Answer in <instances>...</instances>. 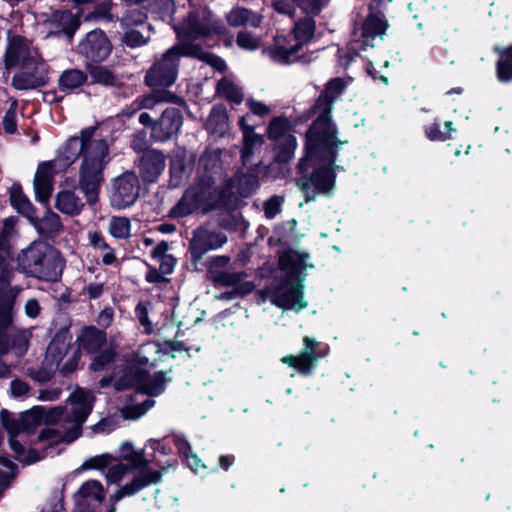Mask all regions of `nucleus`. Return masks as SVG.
<instances>
[{
    "label": "nucleus",
    "mask_w": 512,
    "mask_h": 512,
    "mask_svg": "<svg viewBox=\"0 0 512 512\" xmlns=\"http://www.w3.org/2000/svg\"><path fill=\"white\" fill-rule=\"evenodd\" d=\"M318 347L319 342L314 338L304 337L300 354L284 356L281 358V362L307 376L313 371L318 359L325 355L318 352Z\"/></svg>",
    "instance_id": "obj_19"
},
{
    "label": "nucleus",
    "mask_w": 512,
    "mask_h": 512,
    "mask_svg": "<svg viewBox=\"0 0 512 512\" xmlns=\"http://www.w3.org/2000/svg\"><path fill=\"white\" fill-rule=\"evenodd\" d=\"M251 115L245 114L239 118V127L242 135L255 132L256 125L251 123Z\"/></svg>",
    "instance_id": "obj_60"
},
{
    "label": "nucleus",
    "mask_w": 512,
    "mask_h": 512,
    "mask_svg": "<svg viewBox=\"0 0 512 512\" xmlns=\"http://www.w3.org/2000/svg\"><path fill=\"white\" fill-rule=\"evenodd\" d=\"M111 44L101 30H93L86 35V38L78 45V52L87 60L102 62L111 53Z\"/></svg>",
    "instance_id": "obj_20"
},
{
    "label": "nucleus",
    "mask_w": 512,
    "mask_h": 512,
    "mask_svg": "<svg viewBox=\"0 0 512 512\" xmlns=\"http://www.w3.org/2000/svg\"><path fill=\"white\" fill-rule=\"evenodd\" d=\"M87 80V75L78 69H69L64 71L59 77V89L63 92H71L80 87Z\"/></svg>",
    "instance_id": "obj_36"
},
{
    "label": "nucleus",
    "mask_w": 512,
    "mask_h": 512,
    "mask_svg": "<svg viewBox=\"0 0 512 512\" xmlns=\"http://www.w3.org/2000/svg\"><path fill=\"white\" fill-rule=\"evenodd\" d=\"M10 324H11V322L7 326H4V327L0 326V339H2V341L4 343H6V345L8 347L7 351H5L4 354H6L10 350V345L7 340V336L3 331ZM31 336H32L31 329H22V330H18L15 333V335L13 337L11 348L14 350V353L17 356H22L26 353V351L28 349V343H29ZM2 355H3V353L0 354V356H2Z\"/></svg>",
    "instance_id": "obj_35"
},
{
    "label": "nucleus",
    "mask_w": 512,
    "mask_h": 512,
    "mask_svg": "<svg viewBox=\"0 0 512 512\" xmlns=\"http://www.w3.org/2000/svg\"><path fill=\"white\" fill-rule=\"evenodd\" d=\"M497 78L501 82L512 81V45L506 48L497 62Z\"/></svg>",
    "instance_id": "obj_39"
},
{
    "label": "nucleus",
    "mask_w": 512,
    "mask_h": 512,
    "mask_svg": "<svg viewBox=\"0 0 512 512\" xmlns=\"http://www.w3.org/2000/svg\"><path fill=\"white\" fill-rule=\"evenodd\" d=\"M115 351L113 349H107L99 353L90 364V369L99 372L107 368V366L114 360Z\"/></svg>",
    "instance_id": "obj_47"
},
{
    "label": "nucleus",
    "mask_w": 512,
    "mask_h": 512,
    "mask_svg": "<svg viewBox=\"0 0 512 512\" xmlns=\"http://www.w3.org/2000/svg\"><path fill=\"white\" fill-rule=\"evenodd\" d=\"M187 467H189L192 471L198 473L201 469H206L205 464L201 461V459L195 454L190 453L183 458Z\"/></svg>",
    "instance_id": "obj_56"
},
{
    "label": "nucleus",
    "mask_w": 512,
    "mask_h": 512,
    "mask_svg": "<svg viewBox=\"0 0 512 512\" xmlns=\"http://www.w3.org/2000/svg\"><path fill=\"white\" fill-rule=\"evenodd\" d=\"M40 226L48 233H58L62 229L59 215L50 210H48L41 219Z\"/></svg>",
    "instance_id": "obj_45"
},
{
    "label": "nucleus",
    "mask_w": 512,
    "mask_h": 512,
    "mask_svg": "<svg viewBox=\"0 0 512 512\" xmlns=\"http://www.w3.org/2000/svg\"><path fill=\"white\" fill-rule=\"evenodd\" d=\"M300 9L306 14L316 15L326 5V0H297Z\"/></svg>",
    "instance_id": "obj_52"
},
{
    "label": "nucleus",
    "mask_w": 512,
    "mask_h": 512,
    "mask_svg": "<svg viewBox=\"0 0 512 512\" xmlns=\"http://www.w3.org/2000/svg\"><path fill=\"white\" fill-rule=\"evenodd\" d=\"M146 15L139 9L129 10L121 20L122 26L129 30L133 27L136 29L147 27L145 25Z\"/></svg>",
    "instance_id": "obj_43"
},
{
    "label": "nucleus",
    "mask_w": 512,
    "mask_h": 512,
    "mask_svg": "<svg viewBox=\"0 0 512 512\" xmlns=\"http://www.w3.org/2000/svg\"><path fill=\"white\" fill-rule=\"evenodd\" d=\"M177 33L179 43L183 48L197 46L190 43L192 40L204 38L217 32V25L212 14L206 7H199L189 12L188 17L182 23L173 25Z\"/></svg>",
    "instance_id": "obj_13"
},
{
    "label": "nucleus",
    "mask_w": 512,
    "mask_h": 512,
    "mask_svg": "<svg viewBox=\"0 0 512 512\" xmlns=\"http://www.w3.org/2000/svg\"><path fill=\"white\" fill-rule=\"evenodd\" d=\"M118 462L111 465L116 459L109 453L99 454L84 461L83 469L101 470L108 467L105 479L110 484L119 485V488L110 496V502L115 505L125 497H131L143 489L157 485L162 481L168 467H174L176 461H169L167 465L156 462V467L150 466V460L144 455V450H138L131 441H124L119 446Z\"/></svg>",
    "instance_id": "obj_3"
},
{
    "label": "nucleus",
    "mask_w": 512,
    "mask_h": 512,
    "mask_svg": "<svg viewBox=\"0 0 512 512\" xmlns=\"http://www.w3.org/2000/svg\"><path fill=\"white\" fill-rule=\"evenodd\" d=\"M139 195L138 177L132 172H126L116 178L112 185L110 202L117 209L132 205Z\"/></svg>",
    "instance_id": "obj_17"
},
{
    "label": "nucleus",
    "mask_w": 512,
    "mask_h": 512,
    "mask_svg": "<svg viewBox=\"0 0 512 512\" xmlns=\"http://www.w3.org/2000/svg\"><path fill=\"white\" fill-rule=\"evenodd\" d=\"M89 76L93 83L104 86H114L118 79L115 74L105 66H92L89 69Z\"/></svg>",
    "instance_id": "obj_40"
},
{
    "label": "nucleus",
    "mask_w": 512,
    "mask_h": 512,
    "mask_svg": "<svg viewBox=\"0 0 512 512\" xmlns=\"http://www.w3.org/2000/svg\"><path fill=\"white\" fill-rule=\"evenodd\" d=\"M389 28L386 16L371 3L365 17L355 20L349 51L358 55L366 48H373L377 40H383Z\"/></svg>",
    "instance_id": "obj_12"
},
{
    "label": "nucleus",
    "mask_w": 512,
    "mask_h": 512,
    "mask_svg": "<svg viewBox=\"0 0 512 512\" xmlns=\"http://www.w3.org/2000/svg\"><path fill=\"white\" fill-rule=\"evenodd\" d=\"M309 255L304 252L289 250L279 257V266L286 279L280 283L271 284L259 291V303L269 300L274 306L283 310L300 312L308 306L303 295V284L307 268L312 265Z\"/></svg>",
    "instance_id": "obj_5"
},
{
    "label": "nucleus",
    "mask_w": 512,
    "mask_h": 512,
    "mask_svg": "<svg viewBox=\"0 0 512 512\" xmlns=\"http://www.w3.org/2000/svg\"><path fill=\"white\" fill-rule=\"evenodd\" d=\"M282 200L280 197L274 196L268 199L264 204V211L267 218H274L280 211Z\"/></svg>",
    "instance_id": "obj_53"
},
{
    "label": "nucleus",
    "mask_w": 512,
    "mask_h": 512,
    "mask_svg": "<svg viewBox=\"0 0 512 512\" xmlns=\"http://www.w3.org/2000/svg\"><path fill=\"white\" fill-rule=\"evenodd\" d=\"M237 44L246 50H255L260 45V38L248 31H241L237 35Z\"/></svg>",
    "instance_id": "obj_49"
},
{
    "label": "nucleus",
    "mask_w": 512,
    "mask_h": 512,
    "mask_svg": "<svg viewBox=\"0 0 512 512\" xmlns=\"http://www.w3.org/2000/svg\"><path fill=\"white\" fill-rule=\"evenodd\" d=\"M157 261L160 262V270L163 274H170L175 266V258L171 255L164 256Z\"/></svg>",
    "instance_id": "obj_62"
},
{
    "label": "nucleus",
    "mask_w": 512,
    "mask_h": 512,
    "mask_svg": "<svg viewBox=\"0 0 512 512\" xmlns=\"http://www.w3.org/2000/svg\"><path fill=\"white\" fill-rule=\"evenodd\" d=\"M71 337L66 332H60L49 343L44 364L49 371L59 369L63 374L75 371L80 360L79 350L69 353Z\"/></svg>",
    "instance_id": "obj_14"
},
{
    "label": "nucleus",
    "mask_w": 512,
    "mask_h": 512,
    "mask_svg": "<svg viewBox=\"0 0 512 512\" xmlns=\"http://www.w3.org/2000/svg\"><path fill=\"white\" fill-rule=\"evenodd\" d=\"M246 106L253 115L259 117H266L272 113V108L269 105L252 97L247 98Z\"/></svg>",
    "instance_id": "obj_51"
},
{
    "label": "nucleus",
    "mask_w": 512,
    "mask_h": 512,
    "mask_svg": "<svg viewBox=\"0 0 512 512\" xmlns=\"http://www.w3.org/2000/svg\"><path fill=\"white\" fill-rule=\"evenodd\" d=\"M94 399L92 392L76 389L68 399L70 411L65 416V422L69 426H65L64 430L48 427L40 433L39 439L49 440L51 443H71L76 440L81 434L82 424L92 411Z\"/></svg>",
    "instance_id": "obj_8"
},
{
    "label": "nucleus",
    "mask_w": 512,
    "mask_h": 512,
    "mask_svg": "<svg viewBox=\"0 0 512 512\" xmlns=\"http://www.w3.org/2000/svg\"><path fill=\"white\" fill-rule=\"evenodd\" d=\"M16 475V466L6 458L0 457V486H6Z\"/></svg>",
    "instance_id": "obj_48"
},
{
    "label": "nucleus",
    "mask_w": 512,
    "mask_h": 512,
    "mask_svg": "<svg viewBox=\"0 0 512 512\" xmlns=\"http://www.w3.org/2000/svg\"><path fill=\"white\" fill-rule=\"evenodd\" d=\"M173 443L176 446L179 455L182 457H186V455L192 453L191 447L187 439L182 435H174Z\"/></svg>",
    "instance_id": "obj_55"
},
{
    "label": "nucleus",
    "mask_w": 512,
    "mask_h": 512,
    "mask_svg": "<svg viewBox=\"0 0 512 512\" xmlns=\"http://www.w3.org/2000/svg\"><path fill=\"white\" fill-rule=\"evenodd\" d=\"M88 238L90 244L97 250L102 251L104 249H107V247L109 246L105 241L104 237L98 232L89 233Z\"/></svg>",
    "instance_id": "obj_59"
},
{
    "label": "nucleus",
    "mask_w": 512,
    "mask_h": 512,
    "mask_svg": "<svg viewBox=\"0 0 512 512\" xmlns=\"http://www.w3.org/2000/svg\"><path fill=\"white\" fill-rule=\"evenodd\" d=\"M48 74V65L41 61L16 73L12 78V86L17 90L38 89L47 84Z\"/></svg>",
    "instance_id": "obj_21"
},
{
    "label": "nucleus",
    "mask_w": 512,
    "mask_h": 512,
    "mask_svg": "<svg viewBox=\"0 0 512 512\" xmlns=\"http://www.w3.org/2000/svg\"><path fill=\"white\" fill-rule=\"evenodd\" d=\"M20 269L32 277L56 281L62 273L63 262L59 253L44 242H33L17 258Z\"/></svg>",
    "instance_id": "obj_9"
},
{
    "label": "nucleus",
    "mask_w": 512,
    "mask_h": 512,
    "mask_svg": "<svg viewBox=\"0 0 512 512\" xmlns=\"http://www.w3.org/2000/svg\"><path fill=\"white\" fill-rule=\"evenodd\" d=\"M55 207L63 214L77 216L82 212L84 203L75 192L62 190L56 195Z\"/></svg>",
    "instance_id": "obj_29"
},
{
    "label": "nucleus",
    "mask_w": 512,
    "mask_h": 512,
    "mask_svg": "<svg viewBox=\"0 0 512 512\" xmlns=\"http://www.w3.org/2000/svg\"><path fill=\"white\" fill-rule=\"evenodd\" d=\"M165 168L164 155L156 150L146 151L140 160V171L145 181L153 182Z\"/></svg>",
    "instance_id": "obj_27"
},
{
    "label": "nucleus",
    "mask_w": 512,
    "mask_h": 512,
    "mask_svg": "<svg viewBox=\"0 0 512 512\" xmlns=\"http://www.w3.org/2000/svg\"><path fill=\"white\" fill-rule=\"evenodd\" d=\"M150 303L148 302H140L135 310L136 317L139 320L141 326L145 329L146 333H151L153 331L152 322L148 318Z\"/></svg>",
    "instance_id": "obj_50"
},
{
    "label": "nucleus",
    "mask_w": 512,
    "mask_h": 512,
    "mask_svg": "<svg viewBox=\"0 0 512 512\" xmlns=\"http://www.w3.org/2000/svg\"><path fill=\"white\" fill-rule=\"evenodd\" d=\"M182 56L198 58L219 71H223L226 68V64L221 58L203 50L199 46L187 47L185 49L176 44L168 49L162 58L150 68L145 77L146 84L153 89L171 86L177 79L178 64Z\"/></svg>",
    "instance_id": "obj_7"
},
{
    "label": "nucleus",
    "mask_w": 512,
    "mask_h": 512,
    "mask_svg": "<svg viewBox=\"0 0 512 512\" xmlns=\"http://www.w3.org/2000/svg\"><path fill=\"white\" fill-rule=\"evenodd\" d=\"M297 0H271L273 8L281 14L291 15Z\"/></svg>",
    "instance_id": "obj_54"
},
{
    "label": "nucleus",
    "mask_w": 512,
    "mask_h": 512,
    "mask_svg": "<svg viewBox=\"0 0 512 512\" xmlns=\"http://www.w3.org/2000/svg\"><path fill=\"white\" fill-rule=\"evenodd\" d=\"M11 204L20 213H22L29 220L33 221L35 218V209L23 194L20 187H13L10 194Z\"/></svg>",
    "instance_id": "obj_37"
},
{
    "label": "nucleus",
    "mask_w": 512,
    "mask_h": 512,
    "mask_svg": "<svg viewBox=\"0 0 512 512\" xmlns=\"http://www.w3.org/2000/svg\"><path fill=\"white\" fill-rule=\"evenodd\" d=\"M206 129L216 136H223L229 129V118L226 107L216 105L211 109L206 122Z\"/></svg>",
    "instance_id": "obj_32"
},
{
    "label": "nucleus",
    "mask_w": 512,
    "mask_h": 512,
    "mask_svg": "<svg viewBox=\"0 0 512 512\" xmlns=\"http://www.w3.org/2000/svg\"><path fill=\"white\" fill-rule=\"evenodd\" d=\"M345 87L343 79H332L314 106L318 117L306 133L305 154L298 163L300 175L296 180L307 202L316 200L318 196H330L335 188L336 153L343 142L336 137L330 112L333 102Z\"/></svg>",
    "instance_id": "obj_1"
},
{
    "label": "nucleus",
    "mask_w": 512,
    "mask_h": 512,
    "mask_svg": "<svg viewBox=\"0 0 512 512\" xmlns=\"http://www.w3.org/2000/svg\"><path fill=\"white\" fill-rule=\"evenodd\" d=\"M168 243L165 241L159 242L152 250L151 255L155 260L167 256Z\"/></svg>",
    "instance_id": "obj_64"
},
{
    "label": "nucleus",
    "mask_w": 512,
    "mask_h": 512,
    "mask_svg": "<svg viewBox=\"0 0 512 512\" xmlns=\"http://www.w3.org/2000/svg\"><path fill=\"white\" fill-rule=\"evenodd\" d=\"M264 145V136L256 132L242 135L241 160L244 166L251 165L254 156Z\"/></svg>",
    "instance_id": "obj_31"
},
{
    "label": "nucleus",
    "mask_w": 512,
    "mask_h": 512,
    "mask_svg": "<svg viewBox=\"0 0 512 512\" xmlns=\"http://www.w3.org/2000/svg\"><path fill=\"white\" fill-rule=\"evenodd\" d=\"M263 16L243 7H234L227 14V22L232 27L250 25L259 27L262 23Z\"/></svg>",
    "instance_id": "obj_33"
},
{
    "label": "nucleus",
    "mask_w": 512,
    "mask_h": 512,
    "mask_svg": "<svg viewBox=\"0 0 512 512\" xmlns=\"http://www.w3.org/2000/svg\"><path fill=\"white\" fill-rule=\"evenodd\" d=\"M235 201L236 198L233 194L222 193L221 196H218V191L213 188V180L208 177L207 180L196 183L187 189L178 203L170 210V215L173 218H181L199 209L208 211L218 207H230Z\"/></svg>",
    "instance_id": "obj_10"
},
{
    "label": "nucleus",
    "mask_w": 512,
    "mask_h": 512,
    "mask_svg": "<svg viewBox=\"0 0 512 512\" xmlns=\"http://www.w3.org/2000/svg\"><path fill=\"white\" fill-rule=\"evenodd\" d=\"M227 238L222 232L198 228L190 241V252L194 262L199 261L205 253L220 248Z\"/></svg>",
    "instance_id": "obj_22"
},
{
    "label": "nucleus",
    "mask_w": 512,
    "mask_h": 512,
    "mask_svg": "<svg viewBox=\"0 0 512 512\" xmlns=\"http://www.w3.org/2000/svg\"><path fill=\"white\" fill-rule=\"evenodd\" d=\"M145 449H152L153 451L159 452L163 455H168L170 452V448L167 447L162 441L153 438L146 441L142 450L145 451Z\"/></svg>",
    "instance_id": "obj_57"
},
{
    "label": "nucleus",
    "mask_w": 512,
    "mask_h": 512,
    "mask_svg": "<svg viewBox=\"0 0 512 512\" xmlns=\"http://www.w3.org/2000/svg\"><path fill=\"white\" fill-rule=\"evenodd\" d=\"M80 155H82V162L79 171V187L87 202L92 205L98 200L103 182V169L108 162V144L96 135L95 128L83 129L80 137L69 138L52 161L58 170L64 171Z\"/></svg>",
    "instance_id": "obj_4"
},
{
    "label": "nucleus",
    "mask_w": 512,
    "mask_h": 512,
    "mask_svg": "<svg viewBox=\"0 0 512 512\" xmlns=\"http://www.w3.org/2000/svg\"><path fill=\"white\" fill-rule=\"evenodd\" d=\"M11 271L8 262L0 256V326H7L12 322V309L15 293L9 289ZM6 343L0 339V354L7 351Z\"/></svg>",
    "instance_id": "obj_18"
},
{
    "label": "nucleus",
    "mask_w": 512,
    "mask_h": 512,
    "mask_svg": "<svg viewBox=\"0 0 512 512\" xmlns=\"http://www.w3.org/2000/svg\"><path fill=\"white\" fill-rule=\"evenodd\" d=\"M61 171L53 161H45L38 165L34 176V190L39 202H48L53 191L54 176Z\"/></svg>",
    "instance_id": "obj_23"
},
{
    "label": "nucleus",
    "mask_w": 512,
    "mask_h": 512,
    "mask_svg": "<svg viewBox=\"0 0 512 512\" xmlns=\"http://www.w3.org/2000/svg\"><path fill=\"white\" fill-rule=\"evenodd\" d=\"M84 291L90 298L96 299L100 297L103 292V283L99 281L89 283L85 286Z\"/></svg>",
    "instance_id": "obj_61"
},
{
    "label": "nucleus",
    "mask_w": 512,
    "mask_h": 512,
    "mask_svg": "<svg viewBox=\"0 0 512 512\" xmlns=\"http://www.w3.org/2000/svg\"><path fill=\"white\" fill-rule=\"evenodd\" d=\"M183 123L182 114L177 108L166 109L158 122L152 127L153 136L160 141L167 140L178 133Z\"/></svg>",
    "instance_id": "obj_25"
},
{
    "label": "nucleus",
    "mask_w": 512,
    "mask_h": 512,
    "mask_svg": "<svg viewBox=\"0 0 512 512\" xmlns=\"http://www.w3.org/2000/svg\"><path fill=\"white\" fill-rule=\"evenodd\" d=\"M216 94L235 105L241 104L244 99L243 88L232 77L228 76L218 81Z\"/></svg>",
    "instance_id": "obj_30"
},
{
    "label": "nucleus",
    "mask_w": 512,
    "mask_h": 512,
    "mask_svg": "<svg viewBox=\"0 0 512 512\" xmlns=\"http://www.w3.org/2000/svg\"><path fill=\"white\" fill-rule=\"evenodd\" d=\"M43 61L39 51L32 43L19 36L9 34L8 44L4 55V64L6 69L21 67L28 69L32 64Z\"/></svg>",
    "instance_id": "obj_15"
},
{
    "label": "nucleus",
    "mask_w": 512,
    "mask_h": 512,
    "mask_svg": "<svg viewBox=\"0 0 512 512\" xmlns=\"http://www.w3.org/2000/svg\"><path fill=\"white\" fill-rule=\"evenodd\" d=\"M64 417V409L62 407H53L46 409L43 406H34L30 410L22 413L18 418H9L6 412L2 414V422L4 428L9 433V444L14 451L18 461L24 464H32L42 458L36 450L26 449L23 442L32 429L41 424H56Z\"/></svg>",
    "instance_id": "obj_6"
},
{
    "label": "nucleus",
    "mask_w": 512,
    "mask_h": 512,
    "mask_svg": "<svg viewBox=\"0 0 512 512\" xmlns=\"http://www.w3.org/2000/svg\"><path fill=\"white\" fill-rule=\"evenodd\" d=\"M444 126L446 131H441L440 124L435 121L425 128V135L431 141H445L450 139V133L455 131L453 123L451 121H446Z\"/></svg>",
    "instance_id": "obj_42"
},
{
    "label": "nucleus",
    "mask_w": 512,
    "mask_h": 512,
    "mask_svg": "<svg viewBox=\"0 0 512 512\" xmlns=\"http://www.w3.org/2000/svg\"><path fill=\"white\" fill-rule=\"evenodd\" d=\"M17 115H18V103L13 100L9 104L4 117H3V128L5 132L13 134L17 130Z\"/></svg>",
    "instance_id": "obj_44"
},
{
    "label": "nucleus",
    "mask_w": 512,
    "mask_h": 512,
    "mask_svg": "<svg viewBox=\"0 0 512 512\" xmlns=\"http://www.w3.org/2000/svg\"><path fill=\"white\" fill-rule=\"evenodd\" d=\"M291 122L286 117H274L267 128L268 138L275 141L279 162L290 161L297 148V140L291 133Z\"/></svg>",
    "instance_id": "obj_16"
},
{
    "label": "nucleus",
    "mask_w": 512,
    "mask_h": 512,
    "mask_svg": "<svg viewBox=\"0 0 512 512\" xmlns=\"http://www.w3.org/2000/svg\"><path fill=\"white\" fill-rule=\"evenodd\" d=\"M77 340L79 349H83L87 353H95L106 343V336L100 330L88 327L82 330Z\"/></svg>",
    "instance_id": "obj_34"
},
{
    "label": "nucleus",
    "mask_w": 512,
    "mask_h": 512,
    "mask_svg": "<svg viewBox=\"0 0 512 512\" xmlns=\"http://www.w3.org/2000/svg\"><path fill=\"white\" fill-rule=\"evenodd\" d=\"M40 313V305L34 298L29 299L25 304V314L30 318H35Z\"/></svg>",
    "instance_id": "obj_63"
},
{
    "label": "nucleus",
    "mask_w": 512,
    "mask_h": 512,
    "mask_svg": "<svg viewBox=\"0 0 512 512\" xmlns=\"http://www.w3.org/2000/svg\"><path fill=\"white\" fill-rule=\"evenodd\" d=\"M79 26V20L69 11H56L42 23L47 35H65L71 38Z\"/></svg>",
    "instance_id": "obj_24"
},
{
    "label": "nucleus",
    "mask_w": 512,
    "mask_h": 512,
    "mask_svg": "<svg viewBox=\"0 0 512 512\" xmlns=\"http://www.w3.org/2000/svg\"><path fill=\"white\" fill-rule=\"evenodd\" d=\"M11 393L14 397H23L29 391L28 385L21 380H13L10 384Z\"/></svg>",
    "instance_id": "obj_58"
},
{
    "label": "nucleus",
    "mask_w": 512,
    "mask_h": 512,
    "mask_svg": "<svg viewBox=\"0 0 512 512\" xmlns=\"http://www.w3.org/2000/svg\"><path fill=\"white\" fill-rule=\"evenodd\" d=\"M105 494L106 491L100 481L88 480L78 489L75 494V501L77 506H83L93 502L101 503L105 499Z\"/></svg>",
    "instance_id": "obj_28"
},
{
    "label": "nucleus",
    "mask_w": 512,
    "mask_h": 512,
    "mask_svg": "<svg viewBox=\"0 0 512 512\" xmlns=\"http://www.w3.org/2000/svg\"><path fill=\"white\" fill-rule=\"evenodd\" d=\"M316 24L312 18L297 21L288 35H277L274 44L265 53L280 64H291L301 59L300 52L308 45L315 34Z\"/></svg>",
    "instance_id": "obj_11"
},
{
    "label": "nucleus",
    "mask_w": 512,
    "mask_h": 512,
    "mask_svg": "<svg viewBox=\"0 0 512 512\" xmlns=\"http://www.w3.org/2000/svg\"><path fill=\"white\" fill-rule=\"evenodd\" d=\"M154 9L166 22H174L173 14L175 12V6L173 0H155Z\"/></svg>",
    "instance_id": "obj_46"
},
{
    "label": "nucleus",
    "mask_w": 512,
    "mask_h": 512,
    "mask_svg": "<svg viewBox=\"0 0 512 512\" xmlns=\"http://www.w3.org/2000/svg\"><path fill=\"white\" fill-rule=\"evenodd\" d=\"M108 230L116 239H127L131 236V222L126 217L113 216L109 220Z\"/></svg>",
    "instance_id": "obj_38"
},
{
    "label": "nucleus",
    "mask_w": 512,
    "mask_h": 512,
    "mask_svg": "<svg viewBox=\"0 0 512 512\" xmlns=\"http://www.w3.org/2000/svg\"><path fill=\"white\" fill-rule=\"evenodd\" d=\"M149 30V27H142L139 29L131 28L126 30L123 41L129 47H140L147 43L150 37Z\"/></svg>",
    "instance_id": "obj_41"
},
{
    "label": "nucleus",
    "mask_w": 512,
    "mask_h": 512,
    "mask_svg": "<svg viewBox=\"0 0 512 512\" xmlns=\"http://www.w3.org/2000/svg\"><path fill=\"white\" fill-rule=\"evenodd\" d=\"M257 187L258 180L254 174L240 175L236 180L227 182L223 189L218 191V196H221L222 193L225 195L233 194L236 198L235 203L230 207H225L226 209H232L238 204V196L248 197L256 191Z\"/></svg>",
    "instance_id": "obj_26"
},
{
    "label": "nucleus",
    "mask_w": 512,
    "mask_h": 512,
    "mask_svg": "<svg viewBox=\"0 0 512 512\" xmlns=\"http://www.w3.org/2000/svg\"><path fill=\"white\" fill-rule=\"evenodd\" d=\"M159 352L158 344L154 342L143 344L136 352L124 357L122 368H117L112 377H103L99 381L101 388L113 383L117 391L136 389V392L125 395L126 404L120 409L123 418L137 420L142 417L154 406L155 402L151 399L137 402L138 394L158 396L165 390L166 383L170 381L164 372H157L153 376L149 375L150 369L158 360Z\"/></svg>",
    "instance_id": "obj_2"
}]
</instances>
